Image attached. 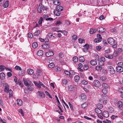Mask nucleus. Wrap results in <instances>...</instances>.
Masks as SVG:
<instances>
[{
  "mask_svg": "<svg viewBox=\"0 0 123 123\" xmlns=\"http://www.w3.org/2000/svg\"><path fill=\"white\" fill-rule=\"evenodd\" d=\"M34 83L35 84V85L36 86L40 88L41 87L40 85V84L39 83H39H37L35 82H34Z\"/></svg>",
  "mask_w": 123,
  "mask_h": 123,
  "instance_id": "obj_61",
  "label": "nucleus"
},
{
  "mask_svg": "<svg viewBox=\"0 0 123 123\" xmlns=\"http://www.w3.org/2000/svg\"><path fill=\"white\" fill-rule=\"evenodd\" d=\"M97 35L98 39H99L100 40L102 39V37H101V35L100 34H98Z\"/></svg>",
  "mask_w": 123,
  "mask_h": 123,
  "instance_id": "obj_64",
  "label": "nucleus"
},
{
  "mask_svg": "<svg viewBox=\"0 0 123 123\" xmlns=\"http://www.w3.org/2000/svg\"><path fill=\"white\" fill-rule=\"evenodd\" d=\"M97 107V108H98L99 109H101L103 107V105H102L99 104L98 105Z\"/></svg>",
  "mask_w": 123,
  "mask_h": 123,
  "instance_id": "obj_59",
  "label": "nucleus"
},
{
  "mask_svg": "<svg viewBox=\"0 0 123 123\" xmlns=\"http://www.w3.org/2000/svg\"><path fill=\"white\" fill-rule=\"evenodd\" d=\"M47 7H44L41 4H40L38 6L37 10L39 13H41L42 11L46 10Z\"/></svg>",
  "mask_w": 123,
  "mask_h": 123,
  "instance_id": "obj_4",
  "label": "nucleus"
},
{
  "mask_svg": "<svg viewBox=\"0 0 123 123\" xmlns=\"http://www.w3.org/2000/svg\"><path fill=\"white\" fill-rule=\"evenodd\" d=\"M54 13L55 15L57 16H59L61 14L60 11H59L56 9L54 11Z\"/></svg>",
  "mask_w": 123,
  "mask_h": 123,
  "instance_id": "obj_11",
  "label": "nucleus"
},
{
  "mask_svg": "<svg viewBox=\"0 0 123 123\" xmlns=\"http://www.w3.org/2000/svg\"><path fill=\"white\" fill-rule=\"evenodd\" d=\"M105 57L109 59H112L113 58V56L112 55H110L107 54H105Z\"/></svg>",
  "mask_w": 123,
  "mask_h": 123,
  "instance_id": "obj_15",
  "label": "nucleus"
},
{
  "mask_svg": "<svg viewBox=\"0 0 123 123\" xmlns=\"http://www.w3.org/2000/svg\"><path fill=\"white\" fill-rule=\"evenodd\" d=\"M107 89L106 88H104L102 89V92L104 94H106L107 92Z\"/></svg>",
  "mask_w": 123,
  "mask_h": 123,
  "instance_id": "obj_39",
  "label": "nucleus"
},
{
  "mask_svg": "<svg viewBox=\"0 0 123 123\" xmlns=\"http://www.w3.org/2000/svg\"><path fill=\"white\" fill-rule=\"evenodd\" d=\"M102 115L105 117H107L109 116V114L107 111H105L103 113Z\"/></svg>",
  "mask_w": 123,
  "mask_h": 123,
  "instance_id": "obj_10",
  "label": "nucleus"
},
{
  "mask_svg": "<svg viewBox=\"0 0 123 123\" xmlns=\"http://www.w3.org/2000/svg\"><path fill=\"white\" fill-rule=\"evenodd\" d=\"M95 69L97 71H100L102 69V68L101 66H97L96 67Z\"/></svg>",
  "mask_w": 123,
  "mask_h": 123,
  "instance_id": "obj_36",
  "label": "nucleus"
},
{
  "mask_svg": "<svg viewBox=\"0 0 123 123\" xmlns=\"http://www.w3.org/2000/svg\"><path fill=\"white\" fill-rule=\"evenodd\" d=\"M80 96L81 97V100L82 101H85L86 100L87 97L84 94H81Z\"/></svg>",
  "mask_w": 123,
  "mask_h": 123,
  "instance_id": "obj_7",
  "label": "nucleus"
},
{
  "mask_svg": "<svg viewBox=\"0 0 123 123\" xmlns=\"http://www.w3.org/2000/svg\"><path fill=\"white\" fill-rule=\"evenodd\" d=\"M83 67V65L81 63H79L78 64V68L80 69L82 68Z\"/></svg>",
  "mask_w": 123,
  "mask_h": 123,
  "instance_id": "obj_60",
  "label": "nucleus"
},
{
  "mask_svg": "<svg viewBox=\"0 0 123 123\" xmlns=\"http://www.w3.org/2000/svg\"><path fill=\"white\" fill-rule=\"evenodd\" d=\"M81 83L82 84L86 85L87 84V82L85 80H83L81 81Z\"/></svg>",
  "mask_w": 123,
  "mask_h": 123,
  "instance_id": "obj_57",
  "label": "nucleus"
},
{
  "mask_svg": "<svg viewBox=\"0 0 123 123\" xmlns=\"http://www.w3.org/2000/svg\"><path fill=\"white\" fill-rule=\"evenodd\" d=\"M53 3L56 5H58L60 4V3L58 0H53Z\"/></svg>",
  "mask_w": 123,
  "mask_h": 123,
  "instance_id": "obj_24",
  "label": "nucleus"
},
{
  "mask_svg": "<svg viewBox=\"0 0 123 123\" xmlns=\"http://www.w3.org/2000/svg\"><path fill=\"white\" fill-rule=\"evenodd\" d=\"M78 40L79 42L80 43H83L85 42V40L83 39L80 38Z\"/></svg>",
  "mask_w": 123,
  "mask_h": 123,
  "instance_id": "obj_41",
  "label": "nucleus"
},
{
  "mask_svg": "<svg viewBox=\"0 0 123 123\" xmlns=\"http://www.w3.org/2000/svg\"><path fill=\"white\" fill-rule=\"evenodd\" d=\"M62 83L63 85H65L67 83V81L66 80L64 79L62 81Z\"/></svg>",
  "mask_w": 123,
  "mask_h": 123,
  "instance_id": "obj_54",
  "label": "nucleus"
},
{
  "mask_svg": "<svg viewBox=\"0 0 123 123\" xmlns=\"http://www.w3.org/2000/svg\"><path fill=\"white\" fill-rule=\"evenodd\" d=\"M73 61L75 63L77 62L78 61V58L76 56H74L73 58Z\"/></svg>",
  "mask_w": 123,
  "mask_h": 123,
  "instance_id": "obj_32",
  "label": "nucleus"
},
{
  "mask_svg": "<svg viewBox=\"0 0 123 123\" xmlns=\"http://www.w3.org/2000/svg\"><path fill=\"white\" fill-rule=\"evenodd\" d=\"M49 45L48 44H45L42 45V47L45 49H47L49 47Z\"/></svg>",
  "mask_w": 123,
  "mask_h": 123,
  "instance_id": "obj_25",
  "label": "nucleus"
},
{
  "mask_svg": "<svg viewBox=\"0 0 123 123\" xmlns=\"http://www.w3.org/2000/svg\"><path fill=\"white\" fill-rule=\"evenodd\" d=\"M59 31L62 32L64 35H67V32L65 31H62L60 30H59Z\"/></svg>",
  "mask_w": 123,
  "mask_h": 123,
  "instance_id": "obj_48",
  "label": "nucleus"
},
{
  "mask_svg": "<svg viewBox=\"0 0 123 123\" xmlns=\"http://www.w3.org/2000/svg\"><path fill=\"white\" fill-rule=\"evenodd\" d=\"M95 111L98 114H100L102 113V111L101 110L98 108H95Z\"/></svg>",
  "mask_w": 123,
  "mask_h": 123,
  "instance_id": "obj_18",
  "label": "nucleus"
},
{
  "mask_svg": "<svg viewBox=\"0 0 123 123\" xmlns=\"http://www.w3.org/2000/svg\"><path fill=\"white\" fill-rule=\"evenodd\" d=\"M55 61L54 59L53 58H50L48 60V62L49 63H54Z\"/></svg>",
  "mask_w": 123,
  "mask_h": 123,
  "instance_id": "obj_26",
  "label": "nucleus"
},
{
  "mask_svg": "<svg viewBox=\"0 0 123 123\" xmlns=\"http://www.w3.org/2000/svg\"><path fill=\"white\" fill-rule=\"evenodd\" d=\"M63 8L61 6H59V5L56 6V8L55 9L61 12L63 10Z\"/></svg>",
  "mask_w": 123,
  "mask_h": 123,
  "instance_id": "obj_17",
  "label": "nucleus"
},
{
  "mask_svg": "<svg viewBox=\"0 0 123 123\" xmlns=\"http://www.w3.org/2000/svg\"><path fill=\"white\" fill-rule=\"evenodd\" d=\"M5 75L3 73L0 74V79L1 80H4L5 78Z\"/></svg>",
  "mask_w": 123,
  "mask_h": 123,
  "instance_id": "obj_19",
  "label": "nucleus"
},
{
  "mask_svg": "<svg viewBox=\"0 0 123 123\" xmlns=\"http://www.w3.org/2000/svg\"><path fill=\"white\" fill-rule=\"evenodd\" d=\"M17 84L19 85L21 87H23L24 86L23 84L21 81H19V80H18V82L17 83Z\"/></svg>",
  "mask_w": 123,
  "mask_h": 123,
  "instance_id": "obj_49",
  "label": "nucleus"
},
{
  "mask_svg": "<svg viewBox=\"0 0 123 123\" xmlns=\"http://www.w3.org/2000/svg\"><path fill=\"white\" fill-rule=\"evenodd\" d=\"M97 29H92L90 30V33L91 34H93L95 33L97 31Z\"/></svg>",
  "mask_w": 123,
  "mask_h": 123,
  "instance_id": "obj_27",
  "label": "nucleus"
},
{
  "mask_svg": "<svg viewBox=\"0 0 123 123\" xmlns=\"http://www.w3.org/2000/svg\"><path fill=\"white\" fill-rule=\"evenodd\" d=\"M23 80L24 85L26 86H29V85H30L31 84H32V83L28 79L23 78Z\"/></svg>",
  "mask_w": 123,
  "mask_h": 123,
  "instance_id": "obj_3",
  "label": "nucleus"
},
{
  "mask_svg": "<svg viewBox=\"0 0 123 123\" xmlns=\"http://www.w3.org/2000/svg\"><path fill=\"white\" fill-rule=\"evenodd\" d=\"M36 75L38 76H40L42 74L41 71L40 70L38 69L36 71Z\"/></svg>",
  "mask_w": 123,
  "mask_h": 123,
  "instance_id": "obj_29",
  "label": "nucleus"
},
{
  "mask_svg": "<svg viewBox=\"0 0 123 123\" xmlns=\"http://www.w3.org/2000/svg\"><path fill=\"white\" fill-rule=\"evenodd\" d=\"M109 111L111 113L113 112H114V110L113 108H110L109 109Z\"/></svg>",
  "mask_w": 123,
  "mask_h": 123,
  "instance_id": "obj_63",
  "label": "nucleus"
},
{
  "mask_svg": "<svg viewBox=\"0 0 123 123\" xmlns=\"http://www.w3.org/2000/svg\"><path fill=\"white\" fill-rule=\"evenodd\" d=\"M116 71L119 73H121L123 71V68L117 67L116 68Z\"/></svg>",
  "mask_w": 123,
  "mask_h": 123,
  "instance_id": "obj_14",
  "label": "nucleus"
},
{
  "mask_svg": "<svg viewBox=\"0 0 123 123\" xmlns=\"http://www.w3.org/2000/svg\"><path fill=\"white\" fill-rule=\"evenodd\" d=\"M8 93H9V97H11L12 96L13 94L12 91V90L11 89L9 90L8 91Z\"/></svg>",
  "mask_w": 123,
  "mask_h": 123,
  "instance_id": "obj_42",
  "label": "nucleus"
},
{
  "mask_svg": "<svg viewBox=\"0 0 123 123\" xmlns=\"http://www.w3.org/2000/svg\"><path fill=\"white\" fill-rule=\"evenodd\" d=\"M9 90L8 86L7 84H6L4 89V92L6 93H8V91Z\"/></svg>",
  "mask_w": 123,
  "mask_h": 123,
  "instance_id": "obj_20",
  "label": "nucleus"
},
{
  "mask_svg": "<svg viewBox=\"0 0 123 123\" xmlns=\"http://www.w3.org/2000/svg\"><path fill=\"white\" fill-rule=\"evenodd\" d=\"M117 67L123 68V63L121 62H119L117 64Z\"/></svg>",
  "mask_w": 123,
  "mask_h": 123,
  "instance_id": "obj_40",
  "label": "nucleus"
},
{
  "mask_svg": "<svg viewBox=\"0 0 123 123\" xmlns=\"http://www.w3.org/2000/svg\"><path fill=\"white\" fill-rule=\"evenodd\" d=\"M102 86L105 88H107L109 87V86L107 84L105 83H104L102 84Z\"/></svg>",
  "mask_w": 123,
  "mask_h": 123,
  "instance_id": "obj_50",
  "label": "nucleus"
},
{
  "mask_svg": "<svg viewBox=\"0 0 123 123\" xmlns=\"http://www.w3.org/2000/svg\"><path fill=\"white\" fill-rule=\"evenodd\" d=\"M27 72L29 74H32L34 73L33 70L29 68L27 70Z\"/></svg>",
  "mask_w": 123,
  "mask_h": 123,
  "instance_id": "obj_16",
  "label": "nucleus"
},
{
  "mask_svg": "<svg viewBox=\"0 0 123 123\" xmlns=\"http://www.w3.org/2000/svg\"><path fill=\"white\" fill-rule=\"evenodd\" d=\"M52 30L53 31H57V32H59V30H58V29L55 27H54L52 29Z\"/></svg>",
  "mask_w": 123,
  "mask_h": 123,
  "instance_id": "obj_58",
  "label": "nucleus"
},
{
  "mask_svg": "<svg viewBox=\"0 0 123 123\" xmlns=\"http://www.w3.org/2000/svg\"><path fill=\"white\" fill-rule=\"evenodd\" d=\"M32 47L34 48H36L37 47L38 44L37 43L35 42L33 43L32 44Z\"/></svg>",
  "mask_w": 123,
  "mask_h": 123,
  "instance_id": "obj_34",
  "label": "nucleus"
},
{
  "mask_svg": "<svg viewBox=\"0 0 123 123\" xmlns=\"http://www.w3.org/2000/svg\"><path fill=\"white\" fill-rule=\"evenodd\" d=\"M45 55L49 57L53 56L54 55V53L52 51H51L46 52Z\"/></svg>",
  "mask_w": 123,
  "mask_h": 123,
  "instance_id": "obj_9",
  "label": "nucleus"
},
{
  "mask_svg": "<svg viewBox=\"0 0 123 123\" xmlns=\"http://www.w3.org/2000/svg\"><path fill=\"white\" fill-rule=\"evenodd\" d=\"M18 74L20 75L23 76L24 74V71H21L19 72Z\"/></svg>",
  "mask_w": 123,
  "mask_h": 123,
  "instance_id": "obj_53",
  "label": "nucleus"
},
{
  "mask_svg": "<svg viewBox=\"0 0 123 123\" xmlns=\"http://www.w3.org/2000/svg\"><path fill=\"white\" fill-rule=\"evenodd\" d=\"M15 69L18 70H22L21 68L19 66H17L15 68Z\"/></svg>",
  "mask_w": 123,
  "mask_h": 123,
  "instance_id": "obj_52",
  "label": "nucleus"
},
{
  "mask_svg": "<svg viewBox=\"0 0 123 123\" xmlns=\"http://www.w3.org/2000/svg\"><path fill=\"white\" fill-rule=\"evenodd\" d=\"M80 77L79 75H76L74 77V80L76 82H78L80 80Z\"/></svg>",
  "mask_w": 123,
  "mask_h": 123,
  "instance_id": "obj_21",
  "label": "nucleus"
},
{
  "mask_svg": "<svg viewBox=\"0 0 123 123\" xmlns=\"http://www.w3.org/2000/svg\"><path fill=\"white\" fill-rule=\"evenodd\" d=\"M87 106V104L85 102L81 105V106L82 108L85 109Z\"/></svg>",
  "mask_w": 123,
  "mask_h": 123,
  "instance_id": "obj_28",
  "label": "nucleus"
},
{
  "mask_svg": "<svg viewBox=\"0 0 123 123\" xmlns=\"http://www.w3.org/2000/svg\"><path fill=\"white\" fill-rule=\"evenodd\" d=\"M79 59L80 62H83L85 61L84 57L83 56L80 57L79 58Z\"/></svg>",
  "mask_w": 123,
  "mask_h": 123,
  "instance_id": "obj_38",
  "label": "nucleus"
},
{
  "mask_svg": "<svg viewBox=\"0 0 123 123\" xmlns=\"http://www.w3.org/2000/svg\"><path fill=\"white\" fill-rule=\"evenodd\" d=\"M28 37L30 38H31L33 37V35L31 33H29L28 34Z\"/></svg>",
  "mask_w": 123,
  "mask_h": 123,
  "instance_id": "obj_62",
  "label": "nucleus"
},
{
  "mask_svg": "<svg viewBox=\"0 0 123 123\" xmlns=\"http://www.w3.org/2000/svg\"><path fill=\"white\" fill-rule=\"evenodd\" d=\"M39 96L42 98H44L45 97V95L44 93L41 91H38L37 92Z\"/></svg>",
  "mask_w": 123,
  "mask_h": 123,
  "instance_id": "obj_12",
  "label": "nucleus"
},
{
  "mask_svg": "<svg viewBox=\"0 0 123 123\" xmlns=\"http://www.w3.org/2000/svg\"><path fill=\"white\" fill-rule=\"evenodd\" d=\"M40 31L39 30H36L34 33V35L35 36H37L40 34Z\"/></svg>",
  "mask_w": 123,
  "mask_h": 123,
  "instance_id": "obj_30",
  "label": "nucleus"
},
{
  "mask_svg": "<svg viewBox=\"0 0 123 123\" xmlns=\"http://www.w3.org/2000/svg\"><path fill=\"white\" fill-rule=\"evenodd\" d=\"M43 21V18L42 17H40L38 22V23L39 25H41L42 24V22Z\"/></svg>",
  "mask_w": 123,
  "mask_h": 123,
  "instance_id": "obj_45",
  "label": "nucleus"
},
{
  "mask_svg": "<svg viewBox=\"0 0 123 123\" xmlns=\"http://www.w3.org/2000/svg\"><path fill=\"white\" fill-rule=\"evenodd\" d=\"M43 51L42 50H38L37 52V55L39 56H41L43 55Z\"/></svg>",
  "mask_w": 123,
  "mask_h": 123,
  "instance_id": "obj_13",
  "label": "nucleus"
},
{
  "mask_svg": "<svg viewBox=\"0 0 123 123\" xmlns=\"http://www.w3.org/2000/svg\"><path fill=\"white\" fill-rule=\"evenodd\" d=\"M27 88L30 91H32L34 89L33 86L32 85V84H31L30 85L27 86Z\"/></svg>",
  "mask_w": 123,
  "mask_h": 123,
  "instance_id": "obj_23",
  "label": "nucleus"
},
{
  "mask_svg": "<svg viewBox=\"0 0 123 123\" xmlns=\"http://www.w3.org/2000/svg\"><path fill=\"white\" fill-rule=\"evenodd\" d=\"M95 57L97 58L95 60H92L90 61V64L92 66H95L97 64V61H99V58L98 55H95Z\"/></svg>",
  "mask_w": 123,
  "mask_h": 123,
  "instance_id": "obj_2",
  "label": "nucleus"
},
{
  "mask_svg": "<svg viewBox=\"0 0 123 123\" xmlns=\"http://www.w3.org/2000/svg\"><path fill=\"white\" fill-rule=\"evenodd\" d=\"M108 42L109 44L112 45L113 48H116L117 47V45L116 43L115 40L112 38H109L107 39Z\"/></svg>",
  "mask_w": 123,
  "mask_h": 123,
  "instance_id": "obj_1",
  "label": "nucleus"
},
{
  "mask_svg": "<svg viewBox=\"0 0 123 123\" xmlns=\"http://www.w3.org/2000/svg\"><path fill=\"white\" fill-rule=\"evenodd\" d=\"M123 105L122 102L121 101H119L117 103V105L119 107H121Z\"/></svg>",
  "mask_w": 123,
  "mask_h": 123,
  "instance_id": "obj_46",
  "label": "nucleus"
},
{
  "mask_svg": "<svg viewBox=\"0 0 123 123\" xmlns=\"http://www.w3.org/2000/svg\"><path fill=\"white\" fill-rule=\"evenodd\" d=\"M5 68V67L3 65L0 66V71H3Z\"/></svg>",
  "mask_w": 123,
  "mask_h": 123,
  "instance_id": "obj_43",
  "label": "nucleus"
},
{
  "mask_svg": "<svg viewBox=\"0 0 123 123\" xmlns=\"http://www.w3.org/2000/svg\"><path fill=\"white\" fill-rule=\"evenodd\" d=\"M17 104L19 106H21L23 102L21 99H17Z\"/></svg>",
  "mask_w": 123,
  "mask_h": 123,
  "instance_id": "obj_22",
  "label": "nucleus"
},
{
  "mask_svg": "<svg viewBox=\"0 0 123 123\" xmlns=\"http://www.w3.org/2000/svg\"><path fill=\"white\" fill-rule=\"evenodd\" d=\"M89 68V66L87 64H85L83 66V68L85 70H87Z\"/></svg>",
  "mask_w": 123,
  "mask_h": 123,
  "instance_id": "obj_37",
  "label": "nucleus"
},
{
  "mask_svg": "<svg viewBox=\"0 0 123 123\" xmlns=\"http://www.w3.org/2000/svg\"><path fill=\"white\" fill-rule=\"evenodd\" d=\"M98 32L99 33L103 32L105 31V29L104 28L102 27H100L99 28Z\"/></svg>",
  "mask_w": 123,
  "mask_h": 123,
  "instance_id": "obj_31",
  "label": "nucleus"
},
{
  "mask_svg": "<svg viewBox=\"0 0 123 123\" xmlns=\"http://www.w3.org/2000/svg\"><path fill=\"white\" fill-rule=\"evenodd\" d=\"M94 85L96 87H99L101 86L99 82L97 80H94L93 82Z\"/></svg>",
  "mask_w": 123,
  "mask_h": 123,
  "instance_id": "obj_6",
  "label": "nucleus"
},
{
  "mask_svg": "<svg viewBox=\"0 0 123 123\" xmlns=\"http://www.w3.org/2000/svg\"><path fill=\"white\" fill-rule=\"evenodd\" d=\"M74 89V86L72 85H70L68 86V89L70 91H73Z\"/></svg>",
  "mask_w": 123,
  "mask_h": 123,
  "instance_id": "obj_35",
  "label": "nucleus"
},
{
  "mask_svg": "<svg viewBox=\"0 0 123 123\" xmlns=\"http://www.w3.org/2000/svg\"><path fill=\"white\" fill-rule=\"evenodd\" d=\"M19 112L21 113L22 116H24V114L23 113V111L22 109H20L19 110Z\"/></svg>",
  "mask_w": 123,
  "mask_h": 123,
  "instance_id": "obj_56",
  "label": "nucleus"
},
{
  "mask_svg": "<svg viewBox=\"0 0 123 123\" xmlns=\"http://www.w3.org/2000/svg\"><path fill=\"white\" fill-rule=\"evenodd\" d=\"M62 22L61 21H57L55 23V25L56 26H59L60 25L62 24Z\"/></svg>",
  "mask_w": 123,
  "mask_h": 123,
  "instance_id": "obj_44",
  "label": "nucleus"
},
{
  "mask_svg": "<svg viewBox=\"0 0 123 123\" xmlns=\"http://www.w3.org/2000/svg\"><path fill=\"white\" fill-rule=\"evenodd\" d=\"M48 66L50 68H52L55 66V65L54 63H49L48 65Z\"/></svg>",
  "mask_w": 123,
  "mask_h": 123,
  "instance_id": "obj_47",
  "label": "nucleus"
},
{
  "mask_svg": "<svg viewBox=\"0 0 123 123\" xmlns=\"http://www.w3.org/2000/svg\"><path fill=\"white\" fill-rule=\"evenodd\" d=\"M30 91L29 90V89L28 88H25L24 90V92L26 94H28L29 92Z\"/></svg>",
  "mask_w": 123,
  "mask_h": 123,
  "instance_id": "obj_51",
  "label": "nucleus"
},
{
  "mask_svg": "<svg viewBox=\"0 0 123 123\" xmlns=\"http://www.w3.org/2000/svg\"><path fill=\"white\" fill-rule=\"evenodd\" d=\"M101 41V40L98 38H95L94 40V42L96 43H98Z\"/></svg>",
  "mask_w": 123,
  "mask_h": 123,
  "instance_id": "obj_55",
  "label": "nucleus"
},
{
  "mask_svg": "<svg viewBox=\"0 0 123 123\" xmlns=\"http://www.w3.org/2000/svg\"><path fill=\"white\" fill-rule=\"evenodd\" d=\"M108 68L110 74H114L115 73V71L112 66H109L108 67Z\"/></svg>",
  "mask_w": 123,
  "mask_h": 123,
  "instance_id": "obj_5",
  "label": "nucleus"
},
{
  "mask_svg": "<svg viewBox=\"0 0 123 123\" xmlns=\"http://www.w3.org/2000/svg\"><path fill=\"white\" fill-rule=\"evenodd\" d=\"M90 45L88 44H85L83 46V51L85 52H86L89 47Z\"/></svg>",
  "mask_w": 123,
  "mask_h": 123,
  "instance_id": "obj_8",
  "label": "nucleus"
},
{
  "mask_svg": "<svg viewBox=\"0 0 123 123\" xmlns=\"http://www.w3.org/2000/svg\"><path fill=\"white\" fill-rule=\"evenodd\" d=\"M9 5V1L7 0L6 2L4 5L3 6L4 7L6 8Z\"/></svg>",
  "mask_w": 123,
  "mask_h": 123,
  "instance_id": "obj_33",
  "label": "nucleus"
}]
</instances>
